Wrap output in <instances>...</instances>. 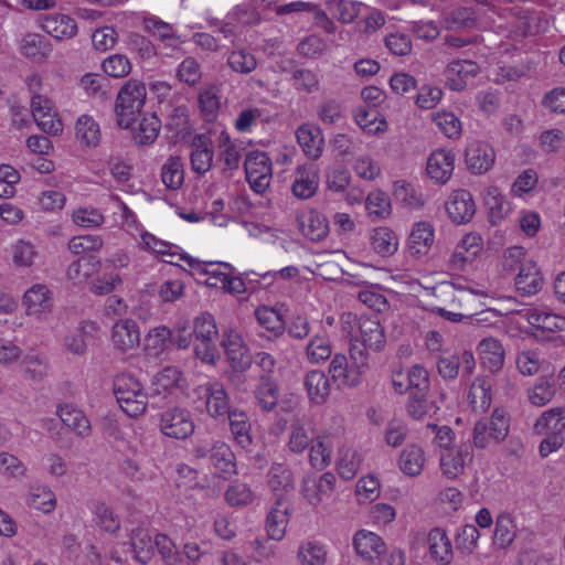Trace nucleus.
I'll list each match as a JSON object with an SVG mask.
<instances>
[{
    "label": "nucleus",
    "mask_w": 565,
    "mask_h": 565,
    "mask_svg": "<svg viewBox=\"0 0 565 565\" xmlns=\"http://www.w3.org/2000/svg\"><path fill=\"white\" fill-rule=\"evenodd\" d=\"M146 96V85L138 79H129L120 88L116 100V114L121 128L131 127L145 104Z\"/></svg>",
    "instance_id": "1"
},
{
    "label": "nucleus",
    "mask_w": 565,
    "mask_h": 565,
    "mask_svg": "<svg viewBox=\"0 0 565 565\" xmlns=\"http://www.w3.org/2000/svg\"><path fill=\"white\" fill-rule=\"evenodd\" d=\"M510 431V418L503 409L495 408L490 419L478 420L472 430L476 448L486 449L502 443Z\"/></svg>",
    "instance_id": "2"
},
{
    "label": "nucleus",
    "mask_w": 565,
    "mask_h": 565,
    "mask_svg": "<svg viewBox=\"0 0 565 565\" xmlns=\"http://www.w3.org/2000/svg\"><path fill=\"white\" fill-rule=\"evenodd\" d=\"M195 355L206 363H214L217 355L215 340L217 328L214 318L210 313L199 316L194 321L193 330Z\"/></svg>",
    "instance_id": "3"
},
{
    "label": "nucleus",
    "mask_w": 565,
    "mask_h": 565,
    "mask_svg": "<svg viewBox=\"0 0 565 565\" xmlns=\"http://www.w3.org/2000/svg\"><path fill=\"white\" fill-rule=\"evenodd\" d=\"M244 168L246 179L254 192L264 193L271 181L273 169L271 161L264 151H250L247 153Z\"/></svg>",
    "instance_id": "4"
},
{
    "label": "nucleus",
    "mask_w": 565,
    "mask_h": 565,
    "mask_svg": "<svg viewBox=\"0 0 565 565\" xmlns=\"http://www.w3.org/2000/svg\"><path fill=\"white\" fill-rule=\"evenodd\" d=\"M480 73V66L471 60L458 58L449 62L444 72L445 86L450 90H463L470 78Z\"/></svg>",
    "instance_id": "5"
},
{
    "label": "nucleus",
    "mask_w": 565,
    "mask_h": 565,
    "mask_svg": "<svg viewBox=\"0 0 565 565\" xmlns=\"http://www.w3.org/2000/svg\"><path fill=\"white\" fill-rule=\"evenodd\" d=\"M31 108L33 119L41 130L54 136L63 131V124L58 119L51 99L42 95H34L31 99Z\"/></svg>",
    "instance_id": "6"
},
{
    "label": "nucleus",
    "mask_w": 565,
    "mask_h": 565,
    "mask_svg": "<svg viewBox=\"0 0 565 565\" xmlns=\"http://www.w3.org/2000/svg\"><path fill=\"white\" fill-rule=\"evenodd\" d=\"M161 433L170 438L185 439L194 431V423L188 411L174 408L162 414Z\"/></svg>",
    "instance_id": "7"
},
{
    "label": "nucleus",
    "mask_w": 565,
    "mask_h": 565,
    "mask_svg": "<svg viewBox=\"0 0 565 565\" xmlns=\"http://www.w3.org/2000/svg\"><path fill=\"white\" fill-rule=\"evenodd\" d=\"M110 341L115 349L121 353L137 349L140 344L138 323L129 318L117 320L111 327Z\"/></svg>",
    "instance_id": "8"
},
{
    "label": "nucleus",
    "mask_w": 565,
    "mask_h": 565,
    "mask_svg": "<svg viewBox=\"0 0 565 565\" xmlns=\"http://www.w3.org/2000/svg\"><path fill=\"white\" fill-rule=\"evenodd\" d=\"M456 154L452 150L437 149L433 151L426 163V172L430 180L437 184L449 181L455 170Z\"/></svg>",
    "instance_id": "9"
},
{
    "label": "nucleus",
    "mask_w": 565,
    "mask_h": 565,
    "mask_svg": "<svg viewBox=\"0 0 565 565\" xmlns=\"http://www.w3.org/2000/svg\"><path fill=\"white\" fill-rule=\"evenodd\" d=\"M334 484L335 477L331 472H326L319 478L307 477L302 481L301 494L310 505L317 507L332 495Z\"/></svg>",
    "instance_id": "10"
},
{
    "label": "nucleus",
    "mask_w": 565,
    "mask_h": 565,
    "mask_svg": "<svg viewBox=\"0 0 565 565\" xmlns=\"http://www.w3.org/2000/svg\"><path fill=\"white\" fill-rule=\"evenodd\" d=\"M319 186V169L316 163L307 162L296 168L291 184L292 194L301 200L313 196Z\"/></svg>",
    "instance_id": "11"
},
{
    "label": "nucleus",
    "mask_w": 565,
    "mask_h": 565,
    "mask_svg": "<svg viewBox=\"0 0 565 565\" xmlns=\"http://www.w3.org/2000/svg\"><path fill=\"white\" fill-rule=\"evenodd\" d=\"M223 347L228 363L234 371L243 372L252 365V355L239 333L235 331L226 332Z\"/></svg>",
    "instance_id": "12"
},
{
    "label": "nucleus",
    "mask_w": 565,
    "mask_h": 565,
    "mask_svg": "<svg viewBox=\"0 0 565 565\" xmlns=\"http://www.w3.org/2000/svg\"><path fill=\"white\" fill-rule=\"evenodd\" d=\"M352 544L356 555L369 562L379 559L386 551L382 537L367 530H359L353 536Z\"/></svg>",
    "instance_id": "13"
},
{
    "label": "nucleus",
    "mask_w": 565,
    "mask_h": 565,
    "mask_svg": "<svg viewBox=\"0 0 565 565\" xmlns=\"http://www.w3.org/2000/svg\"><path fill=\"white\" fill-rule=\"evenodd\" d=\"M297 142L303 153L311 160L321 157L324 147V137L322 130L317 125L306 122L296 130Z\"/></svg>",
    "instance_id": "14"
},
{
    "label": "nucleus",
    "mask_w": 565,
    "mask_h": 565,
    "mask_svg": "<svg viewBox=\"0 0 565 565\" xmlns=\"http://www.w3.org/2000/svg\"><path fill=\"white\" fill-rule=\"evenodd\" d=\"M446 210L455 223L469 222L476 212L472 194L467 190L454 191L446 203Z\"/></svg>",
    "instance_id": "15"
},
{
    "label": "nucleus",
    "mask_w": 565,
    "mask_h": 565,
    "mask_svg": "<svg viewBox=\"0 0 565 565\" xmlns=\"http://www.w3.org/2000/svg\"><path fill=\"white\" fill-rule=\"evenodd\" d=\"M544 279L533 260H524L514 278L516 290L523 296L536 295L543 287Z\"/></svg>",
    "instance_id": "16"
},
{
    "label": "nucleus",
    "mask_w": 565,
    "mask_h": 565,
    "mask_svg": "<svg viewBox=\"0 0 565 565\" xmlns=\"http://www.w3.org/2000/svg\"><path fill=\"white\" fill-rule=\"evenodd\" d=\"M435 238V230L429 222L420 221L414 224L408 239V253L415 258H422L428 254Z\"/></svg>",
    "instance_id": "17"
},
{
    "label": "nucleus",
    "mask_w": 565,
    "mask_h": 565,
    "mask_svg": "<svg viewBox=\"0 0 565 565\" xmlns=\"http://www.w3.org/2000/svg\"><path fill=\"white\" fill-rule=\"evenodd\" d=\"M426 452L418 444H408L398 456L397 465L399 470L407 477H418L426 466Z\"/></svg>",
    "instance_id": "18"
},
{
    "label": "nucleus",
    "mask_w": 565,
    "mask_h": 565,
    "mask_svg": "<svg viewBox=\"0 0 565 565\" xmlns=\"http://www.w3.org/2000/svg\"><path fill=\"white\" fill-rule=\"evenodd\" d=\"M185 260L198 274L205 275V284L214 288L221 289L227 275L233 271L232 266L227 263H204L192 257H186Z\"/></svg>",
    "instance_id": "19"
},
{
    "label": "nucleus",
    "mask_w": 565,
    "mask_h": 565,
    "mask_svg": "<svg viewBox=\"0 0 565 565\" xmlns=\"http://www.w3.org/2000/svg\"><path fill=\"white\" fill-rule=\"evenodd\" d=\"M41 28L57 40L71 39L77 33V24L73 18L62 13H50L41 19Z\"/></svg>",
    "instance_id": "20"
},
{
    "label": "nucleus",
    "mask_w": 565,
    "mask_h": 565,
    "mask_svg": "<svg viewBox=\"0 0 565 565\" xmlns=\"http://www.w3.org/2000/svg\"><path fill=\"white\" fill-rule=\"evenodd\" d=\"M472 455L462 447L447 448L440 454V470L447 479L454 480L463 473L467 460Z\"/></svg>",
    "instance_id": "21"
},
{
    "label": "nucleus",
    "mask_w": 565,
    "mask_h": 565,
    "mask_svg": "<svg viewBox=\"0 0 565 565\" xmlns=\"http://www.w3.org/2000/svg\"><path fill=\"white\" fill-rule=\"evenodd\" d=\"M494 150L487 142H472L466 150V162L473 173L488 171L494 162Z\"/></svg>",
    "instance_id": "22"
},
{
    "label": "nucleus",
    "mask_w": 565,
    "mask_h": 565,
    "mask_svg": "<svg viewBox=\"0 0 565 565\" xmlns=\"http://www.w3.org/2000/svg\"><path fill=\"white\" fill-rule=\"evenodd\" d=\"M480 362L490 372L499 371L504 363L505 352L501 342L495 338H484L478 344Z\"/></svg>",
    "instance_id": "23"
},
{
    "label": "nucleus",
    "mask_w": 565,
    "mask_h": 565,
    "mask_svg": "<svg viewBox=\"0 0 565 565\" xmlns=\"http://www.w3.org/2000/svg\"><path fill=\"white\" fill-rule=\"evenodd\" d=\"M329 373L337 382L338 386H359L361 384L362 372L360 367H348L347 356L343 354H334L332 356Z\"/></svg>",
    "instance_id": "24"
},
{
    "label": "nucleus",
    "mask_w": 565,
    "mask_h": 565,
    "mask_svg": "<svg viewBox=\"0 0 565 565\" xmlns=\"http://www.w3.org/2000/svg\"><path fill=\"white\" fill-rule=\"evenodd\" d=\"M98 327L95 322L83 321L64 338V348L70 353L82 355L87 350V342L96 335Z\"/></svg>",
    "instance_id": "25"
},
{
    "label": "nucleus",
    "mask_w": 565,
    "mask_h": 565,
    "mask_svg": "<svg viewBox=\"0 0 565 565\" xmlns=\"http://www.w3.org/2000/svg\"><path fill=\"white\" fill-rule=\"evenodd\" d=\"M427 546L430 558L447 565L452 559V545L446 532L440 527L430 530L427 537Z\"/></svg>",
    "instance_id": "26"
},
{
    "label": "nucleus",
    "mask_w": 565,
    "mask_h": 565,
    "mask_svg": "<svg viewBox=\"0 0 565 565\" xmlns=\"http://www.w3.org/2000/svg\"><path fill=\"white\" fill-rule=\"evenodd\" d=\"M23 305L28 315H39L52 307V291L44 284H35L23 295Z\"/></svg>",
    "instance_id": "27"
},
{
    "label": "nucleus",
    "mask_w": 565,
    "mask_h": 565,
    "mask_svg": "<svg viewBox=\"0 0 565 565\" xmlns=\"http://www.w3.org/2000/svg\"><path fill=\"white\" fill-rule=\"evenodd\" d=\"M19 51L26 58L41 62L50 55L52 45L45 36L28 33L20 40Z\"/></svg>",
    "instance_id": "28"
},
{
    "label": "nucleus",
    "mask_w": 565,
    "mask_h": 565,
    "mask_svg": "<svg viewBox=\"0 0 565 565\" xmlns=\"http://www.w3.org/2000/svg\"><path fill=\"white\" fill-rule=\"evenodd\" d=\"M301 233L313 242L322 241L329 232V224L324 215L309 211L298 218Z\"/></svg>",
    "instance_id": "29"
},
{
    "label": "nucleus",
    "mask_w": 565,
    "mask_h": 565,
    "mask_svg": "<svg viewBox=\"0 0 565 565\" xmlns=\"http://www.w3.org/2000/svg\"><path fill=\"white\" fill-rule=\"evenodd\" d=\"M212 450L210 461L216 475L225 477L236 472L235 455L227 444L215 440L212 443Z\"/></svg>",
    "instance_id": "30"
},
{
    "label": "nucleus",
    "mask_w": 565,
    "mask_h": 565,
    "mask_svg": "<svg viewBox=\"0 0 565 565\" xmlns=\"http://www.w3.org/2000/svg\"><path fill=\"white\" fill-rule=\"evenodd\" d=\"M288 522V508L282 503L281 498H278L267 515L266 531L268 537L274 541H281L286 534Z\"/></svg>",
    "instance_id": "31"
},
{
    "label": "nucleus",
    "mask_w": 565,
    "mask_h": 565,
    "mask_svg": "<svg viewBox=\"0 0 565 565\" xmlns=\"http://www.w3.org/2000/svg\"><path fill=\"white\" fill-rule=\"evenodd\" d=\"M113 393L119 407L130 417L143 414L147 408L146 391H113Z\"/></svg>",
    "instance_id": "32"
},
{
    "label": "nucleus",
    "mask_w": 565,
    "mask_h": 565,
    "mask_svg": "<svg viewBox=\"0 0 565 565\" xmlns=\"http://www.w3.org/2000/svg\"><path fill=\"white\" fill-rule=\"evenodd\" d=\"M76 140L84 147L96 148L102 139L99 124L89 115H81L75 124Z\"/></svg>",
    "instance_id": "33"
},
{
    "label": "nucleus",
    "mask_w": 565,
    "mask_h": 565,
    "mask_svg": "<svg viewBox=\"0 0 565 565\" xmlns=\"http://www.w3.org/2000/svg\"><path fill=\"white\" fill-rule=\"evenodd\" d=\"M392 382L395 387L406 385V388H428L429 374L423 365L415 364L406 372L394 371Z\"/></svg>",
    "instance_id": "34"
},
{
    "label": "nucleus",
    "mask_w": 565,
    "mask_h": 565,
    "mask_svg": "<svg viewBox=\"0 0 565 565\" xmlns=\"http://www.w3.org/2000/svg\"><path fill=\"white\" fill-rule=\"evenodd\" d=\"M371 245L376 254L382 257H388L397 252L399 239L393 230L386 226H380L373 230Z\"/></svg>",
    "instance_id": "35"
},
{
    "label": "nucleus",
    "mask_w": 565,
    "mask_h": 565,
    "mask_svg": "<svg viewBox=\"0 0 565 565\" xmlns=\"http://www.w3.org/2000/svg\"><path fill=\"white\" fill-rule=\"evenodd\" d=\"M536 434H563L565 431V408L554 407L545 411L535 422Z\"/></svg>",
    "instance_id": "36"
},
{
    "label": "nucleus",
    "mask_w": 565,
    "mask_h": 565,
    "mask_svg": "<svg viewBox=\"0 0 565 565\" xmlns=\"http://www.w3.org/2000/svg\"><path fill=\"white\" fill-rule=\"evenodd\" d=\"M56 414L61 420L79 436H87L90 431V423L84 413L72 404L57 407Z\"/></svg>",
    "instance_id": "37"
},
{
    "label": "nucleus",
    "mask_w": 565,
    "mask_h": 565,
    "mask_svg": "<svg viewBox=\"0 0 565 565\" xmlns=\"http://www.w3.org/2000/svg\"><path fill=\"white\" fill-rule=\"evenodd\" d=\"M332 344L327 332L313 334L306 345V356L310 363L320 364L332 356Z\"/></svg>",
    "instance_id": "38"
},
{
    "label": "nucleus",
    "mask_w": 565,
    "mask_h": 565,
    "mask_svg": "<svg viewBox=\"0 0 565 565\" xmlns=\"http://www.w3.org/2000/svg\"><path fill=\"white\" fill-rule=\"evenodd\" d=\"M362 462L363 456L358 450L348 447H341L339 449L337 469L342 479H353L360 470Z\"/></svg>",
    "instance_id": "39"
},
{
    "label": "nucleus",
    "mask_w": 565,
    "mask_h": 565,
    "mask_svg": "<svg viewBox=\"0 0 565 565\" xmlns=\"http://www.w3.org/2000/svg\"><path fill=\"white\" fill-rule=\"evenodd\" d=\"M297 558L300 565H326L327 546L321 542L307 540L299 545Z\"/></svg>",
    "instance_id": "40"
},
{
    "label": "nucleus",
    "mask_w": 565,
    "mask_h": 565,
    "mask_svg": "<svg viewBox=\"0 0 565 565\" xmlns=\"http://www.w3.org/2000/svg\"><path fill=\"white\" fill-rule=\"evenodd\" d=\"M483 199L492 224L501 222L509 214L510 203L502 196L497 186H488L484 190Z\"/></svg>",
    "instance_id": "41"
},
{
    "label": "nucleus",
    "mask_w": 565,
    "mask_h": 565,
    "mask_svg": "<svg viewBox=\"0 0 565 565\" xmlns=\"http://www.w3.org/2000/svg\"><path fill=\"white\" fill-rule=\"evenodd\" d=\"M143 26L147 32L156 35L168 47H177L183 41L175 34L173 26L157 17H149L143 20Z\"/></svg>",
    "instance_id": "42"
},
{
    "label": "nucleus",
    "mask_w": 565,
    "mask_h": 565,
    "mask_svg": "<svg viewBox=\"0 0 565 565\" xmlns=\"http://www.w3.org/2000/svg\"><path fill=\"white\" fill-rule=\"evenodd\" d=\"M213 148L210 142L204 138L199 137L193 142V149L191 152V167L192 170L199 174L207 172L213 163Z\"/></svg>",
    "instance_id": "43"
},
{
    "label": "nucleus",
    "mask_w": 565,
    "mask_h": 565,
    "mask_svg": "<svg viewBox=\"0 0 565 565\" xmlns=\"http://www.w3.org/2000/svg\"><path fill=\"white\" fill-rule=\"evenodd\" d=\"M431 120L445 137L458 139L461 136L462 124L454 111L446 109L436 110L431 113Z\"/></svg>",
    "instance_id": "44"
},
{
    "label": "nucleus",
    "mask_w": 565,
    "mask_h": 565,
    "mask_svg": "<svg viewBox=\"0 0 565 565\" xmlns=\"http://www.w3.org/2000/svg\"><path fill=\"white\" fill-rule=\"evenodd\" d=\"M235 443L243 449L252 445L250 424L245 413L234 411L227 417Z\"/></svg>",
    "instance_id": "45"
},
{
    "label": "nucleus",
    "mask_w": 565,
    "mask_h": 565,
    "mask_svg": "<svg viewBox=\"0 0 565 565\" xmlns=\"http://www.w3.org/2000/svg\"><path fill=\"white\" fill-rule=\"evenodd\" d=\"M439 407L433 401H428L424 391L414 393L407 404V413L416 420L430 418L437 414Z\"/></svg>",
    "instance_id": "46"
},
{
    "label": "nucleus",
    "mask_w": 565,
    "mask_h": 565,
    "mask_svg": "<svg viewBox=\"0 0 565 565\" xmlns=\"http://www.w3.org/2000/svg\"><path fill=\"white\" fill-rule=\"evenodd\" d=\"M516 535V525L511 514L503 512L497 516L493 542L497 546H510Z\"/></svg>",
    "instance_id": "47"
},
{
    "label": "nucleus",
    "mask_w": 565,
    "mask_h": 565,
    "mask_svg": "<svg viewBox=\"0 0 565 565\" xmlns=\"http://www.w3.org/2000/svg\"><path fill=\"white\" fill-rule=\"evenodd\" d=\"M160 126L161 122L154 114L143 116L134 129L135 142L140 146L152 143L159 135Z\"/></svg>",
    "instance_id": "48"
},
{
    "label": "nucleus",
    "mask_w": 565,
    "mask_h": 565,
    "mask_svg": "<svg viewBox=\"0 0 565 565\" xmlns=\"http://www.w3.org/2000/svg\"><path fill=\"white\" fill-rule=\"evenodd\" d=\"M162 183L171 190L179 189L184 181V169L181 158L171 156L161 168Z\"/></svg>",
    "instance_id": "49"
},
{
    "label": "nucleus",
    "mask_w": 565,
    "mask_h": 565,
    "mask_svg": "<svg viewBox=\"0 0 565 565\" xmlns=\"http://www.w3.org/2000/svg\"><path fill=\"white\" fill-rule=\"evenodd\" d=\"M361 341L366 349L379 350L384 343V331L376 319L360 321Z\"/></svg>",
    "instance_id": "50"
},
{
    "label": "nucleus",
    "mask_w": 565,
    "mask_h": 565,
    "mask_svg": "<svg viewBox=\"0 0 565 565\" xmlns=\"http://www.w3.org/2000/svg\"><path fill=\"white\" fill-rule=\"evenodd\" d=\"M527 319L531 326L543 331L565 330V318L553 312L534 309L529 313Z\"/></svg>",
    "instance_id": "51"
},
{
    "label": "nucleus",
    "mask_w": 565,
    "mask_h": 565,
    "mask_svg": "<svg viewBox=\"0 0 565 565\" xmlns=\"http://www.w3.org/2000/svg\"><path fill=\"white\" fill-rule=\"evenodd\" d=\"M28 504L44 513H50L55 509L56 499L49 487L32 486L29 490Z\"/></svg>",
    "instance_id": "52"
},
{
    "label": "nucleus",
    "mask_w": 565,
    "mask_h": 565,
    "mask_svg": "<svg viewBox=\"0 0 565 565\" xmlns=\"http://www.w3.org/2000/svg\"><path fill=\"white\" fill-rule=\"evenodd\" d=\"M269 488L281 495L292 489V473L282 463H274L268 472Z\"/></svg>",
    "instance_id": "53"
},
{
    "label": "nucleus",
    "mask_w": 565,
    "mask_h": 565,
    "mask_svg": "<svg viewBox=\"0 0 565 565\" xmlns=\"http://www.w3.org/2000/svg\"><path fill=\"white\" fill-rule=\"evenodd\" d=\"M227 65L238 74H249L257 67L255 55L245 49H235L228 53Z\"/></svg>",
    "instance_id": "54"
},
{
    "label": "nucleus",
    "mask_w": 565,
    "mask_h": 565,
    "mask_svg": "<svg viewBox=\"0 0 565 565\" xmlns=\"http://www.w3.org/2000/svg\"><path fill=\"white\" fill-rule=\"evenodd\" d=\"M171 340V331L164 326L152 328L145 339V350L149 355L157 356L166 350Z\"/></svg>",
    "instance_id": "55"
},
{
    "label": "nucleus",
    "mask_w": 565,
    "mask_h": 565,
    "mask_svg": "<svg viewBox=\"0 0 565 565\" xmlns=\"http://www.w3.org/2000/svg\"><path fill=\"white\" fill-rule=\"evenodd\" d=\"M153 540L143 530L132 532L130 546L135 558L141 564H147L152 555Z\"/></svg>",
    "instance_id": "56"
},
{
    "label": "nucleus",
    "mask_w": 565,
    "mask_h": 565,
    "mask_svg": "<svg viewBox=\"0 0 565 565\" xmlns=\"http://www.w3.org/2000/svg\"><path fill=\"white\" fill-rule=\"evenodd\" d=\"M94 522L107 533H116L120 529L119 516L105 503H97L93 509Z\"/></svg>",
    "instance_id": "57"
},
{
    "label": "nucleus",
    "mask_w": 565,
    "mask_h": 565,
    "mask_svg": "<svg viewBox=\"0 0 565 565\" xmlns=\"http://www.w3.org/2000/svg\"><path fill=\"white\" fill-rule=\"evenodd\" d=\"M206 411L215 419H225L235 409H231L226 391H209L206 395Z\"/></svg>",
    "instance_id": "58"
},
{
    "label": "nucleus",
    "mask_w": 565,
    "mask_h": 565,
    "mask_svg": "<svg viewBox=\"0 0 565 565\" xmlns=\"http://www.w3.org/2000/svg\"><path fill=\"white\" fill-rule=\"evenodd\" d=\"M98 262L94 257L79 258L67 268V277L75 285L85 282L97 269Z\"/></svg>",
    "instance_id": "59"
},
{
    "label": "nucleus",
    "mask_w": 565,
    "mask_h": 565,
    "mask_svg": "<svg viewBox=\"0 0 565 565\" xmlns=\"http://www.w3.org/2000/svg\"><path fill=\"white\" fill-rule=\"evenodd\" d=\"M394 196L397 201L404 203L411 209H419L425 203L423 194L411 183L403 180L394 183Z\"/></svg>",
    "instance_id": "60"
},
{
    "label": "nucleus",
    "mask_w": 565,
    "mask_h": 565,
    "mask_svg": "<svg viewBox=\"0 0 565 565\" xmlns=\"http://www.w3.org/2000/svg\"><path fill=\"white\" fill-rule=\"evenodd\" d=\"M152 385L158 388H182L188 385V383L178 367L166 366L153 375Z\"/></svg>",
    "instance_id": "61"
},
{
    "label": "nucleus",
    "mask_w": 565,
    "mask_h": 565,
    "mask_svg": "<svg viewBox=\"0 0 565 565\" xmlns=\"http://www.w3.org/2000/svg\"><path fill=\"white\" fill-rule=\"evenodd\" d=\"M220 160L230 170H235L239 166L241 153L237 146L231 140L228 134L222 132L218 141Z\"/></svg>",
    "instance_id": "62"
},
{
    "label": "nucleus",
    "mask_w": 565,
    "mask_h": 565,
    "mask_svg": "<svg viewBox=\"0 0 565 565\" xmlns=\"http://www.w3.org/2000/svg\"><path fill=\"white\" fill-rule=\"evenodd\" d=\"M381 493L380 481L373 476L362 477L355 486V495L361 504L371 503Z\"/></svg>",
    "instance_id": "63"
},
{
    "label": "nucleus",
    "mask_w": 565,
    "mask_h": 565,
    "mask_svg": "<svg viewBox=\"0 0 565 565\" xmlns=\"http://www.w3.org/2000/svg\"><path fill=\"white\" fill-rule=\"evenodd\" d=\"M100 428L108 437L124 443H128L129 433L134 430L131 424H120L113 415L100 418Z\"/></svg>",
    "instance_id": "64"
}]
</instances>
